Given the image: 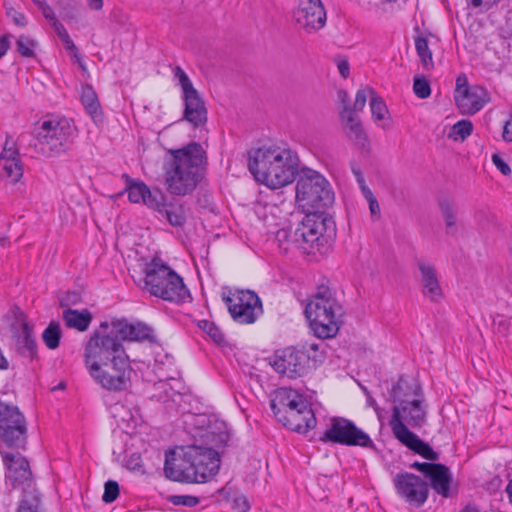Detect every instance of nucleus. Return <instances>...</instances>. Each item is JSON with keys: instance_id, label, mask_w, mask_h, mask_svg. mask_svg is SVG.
I'll use <instances>...</instances> for the list:
<instances>
[{"instance_id": "nucleus-1", "label": "nucleus", "mask_w": 512, "mask_h": 512, "mask_svg": "<svg viewBox=\"0 0 512 512\" xmlns=\"http://www.w3.org/2000/svg\"><path fill=\"white\" fill-rule=\"evenodd\" d=\"M83 358L89 375L103 389L120 392L129 386L133 369L123 344L107 335L91 334Z\"/></svg>"}, {"instance_id": "nucleus-2", "label": "nucleus", "mask_w": 512, "mask_h": 512, "mask_svg": "<svg viewBox=\"0 0 512 512\" xmlns=\"http://www.w3.org/2000/svg\"><path fill=\"white\" fill-rule=\"evenodd\" d=\"M171 158L163 164L166 190L176 196L191 194L200 182L207 157L201 144L191 142L170 150Z\"/></svg>"}, {"instance_id": "nucleus-3", "label": "nucleus", "mask_w": 512, "mask_h": 512, "mask_svg": "<svg viewBox=\"0 0 512 512\" xmlns=\"http://www.w3.org/2000/svg\"><path fill=\"white\" fill-rule=\"evenodd\" d=\"M298 162V156L292 150L273 145L251 149L247 165L258 182L278 189L295 180Z\"/></svg>"}, {"instance_id": "nucleus-4", "label": "nucleus", "mask_w": 512, "mask_h": 512, "mask_svg": "<svg viewBox=\"0 0 512 512\" xmlns=\"http://www.w3.org/2000/svg\"><path fill=\"white\" fill-rule=\"evenodd\" d=\"M304 313L314 335L322 340L335 337L343 323V307L335 298V292L325 284L317 286Z\"/></svg>"}, {"instance_id": "nucleus-5", "label": "nucleus", "mask_w": 512, "mask_h": 512, "mask_svg": "<svg viewBox=\"0 0 512 512\" xmlns=\"http://www.w3.org/2000/svg\"><path fill=\"white\" fill-rule=\"evenodd\" d=\"M144 278L141 288L164 301L184 303L191 299L189 289L173 269L161 261L151 258L143 267Z\"/></svg>"}, {"instance_id": "nucleus-6", "label": "nucleus", "mask_w": 512, "mask_h": 512, "mask_svg": "<svg viewBox=\"0 0 512 512\" xmlns=\"http://www.w3.org/2000/svg\"><path fill=\"white\" fill-rule=\"evenodd\" d=\"M273 414L292 431L305 433L316 426L317 420L308 401L291 388H280L270 401Z\"/></svg>"}, {"instance_id": "nucleus-7", "label": "nucleus", "mask_w": 512, "mask_h": 512, "mask_svg": "<svg viewBox=\"0 0 512 512\" xmlns=\"http://www.w3.org/2000/svg\"><path fill=\"white\" fill-rule=\"evenodd\" d=\"M306 214L298 225L295 236L307 253L327 254L336 236V225L324 211H304Z\"/></svg>"}, {"instance_id": "nucleus-8", "label": "nucleus", "mask_w": 512, "mask_h": 512, "mask_svg": "<svg viewBox=\"0 0 512 512\" xmlns=\"http://www.w3.org/2000/svg\"><path fill=\"white\" fill-rule=\"evenodd\" d=\"M296 201L303 211H321L333 204L334 192L323 175L303 168L296 183Z\"/></svg>"}, {"instance_id": "nucleus-9", "label": "nucleus", "mask_w": 512, "mask_h": 512, "mask_svg": "<svg viewBox=\"0 0 512 512\" xmlns=\"http://www.w3.org/2000/svg\"><path fill=\"white\" fill-rule=\"evenodd\" d=\"M74 130L66 118L44 120L35 129V149L44 157L59 156L69 150Z\"/></svg>"}, {"instance_id": "nucleus-10", "label": "nucleus", "mask_w": 512, "mask_h": 512, "mask_svg": "<svg viewBox=\"0 0 512 512\" xmlns=\"http://www.w3.org/2000/svg\"><path fill=\"white\" fill-rule=\"evenodd\" d=\"M427 411L424 406V396L418 399L394 405L390 419L393 435L397 440L407 437L406 434H415L412 428H420L426 423Z\"/></svg>"}, {"instance_id": "nucleus-11", "label": "nucleus", "mask_w": 512, "mask_h": 512, "mask_svg": "<svg viewBox=\"0 0 512 512\" xmlns=\"http://www.w3.org/2000/svg\"><path fill=\"white\" fill-rule=\"evenodd\" d=\"M173 76L182 90L184 102L182 120L189 122L194 128L204 126L207 122V109L199 92L194 88L190 78L180 66L173 69Z\"/></svg>"}, {"instance_id": "nucleus-12", "label": "nucleus", "mask_w": 512, "mask_h": 512, "mask_svg": "<svg viewBox=\"0 0 512 512\" xmlns=\"http://www.w3.org/2000/svg\"><path fill=\"white\" fill-rule=\"evenodd\" d=\"M0 439L12 449H24L27 443V425L16 406L0 402Z\"/></svg>"}, {"instance_id": "nucleus-13", "label": "nucleus", "mask_w": 512, "mask_h": 512, "mask_svg": "<svg viewBox=\"0 0 512 512\" xmlns=\"http://www.w3.org/2000/svg\"><path fill=\"white\" fill-rule=\"evenodd\" d=\"M320 441L345 446L374 448V442L370 436L358 428L353 421L343 417H333L331 419V423L320 437Z\"/></svg>"}, {"instance_id": "nucleus-14", "label": "nucleus", "mask_w": 512, "mask_h": 512, "mask_svg": "<svg viewBox=\"0 0 512 512\" xmlns=\"http://www.w3.org/2000/svg\"><path fill=\"white\" fill-rule=\"evenodd\" d=\"M189 465L191 482L204 483L212 479L220 467L217 451L202 446H190L182 459Z\"/></svg>"}, {"instance_id": "nucleus-15", "label": "nucleus", "mask_w": 512, "mask_h": 512, "mask_svg": "<svg viewBox=\"0 0 512 512\" xmlns=\"http://www.w3.org/2000/svg\"><path fill=\"white\" fill-rule=\"evenodd\" d=\"M310 359H313L315 362H321L323 356L322 354L310 356L303 350L294 347H286L275 352L271 357L270 365L280 375L289 379H296L304 376L308 372Z\"/></svg>"}, {"instance_id": "nucleus-16", "label": "nucleus", "mask_w": 512, "mask_h": 512, "mask_svg": "<svg viewBox=\"0 0 512 512\" xmlns=\"http://www.w3.org/2000/svg\"><path fill=\"white\" fill-rule=\"evenodd\" d=\"M92 334L107 335L121 344L123 341L155 342L151 327L141 322L129 323L126 319H115L111 322L103 321Z\"/></svg>"}, {"instance_id": "nucleus-17", "label": "nucleus", "mask_w": 512, "mask_h": 512, "mask_svg": "<svg viewBox=\"0 0 512 512\" xmlns=\"http://www.w3.org/2000/svg\"><path fill=\"white\" fill-rule=\"evenodd\" d=\"M222 298L233 320L240 324L254 323L263 312L261 300L253 291L237 290Z\"/></svg>"}, {"instance_id": "nucleus-18", "label": "nucleus", "mask_w": 512, "mask_h": 512, "mask_svg": "<svg viewBox=\"0 0 512 512\" xmlns=\"http://www.w3.org/2000/svg\"><path fill=\"white\" fill-rule=\"evenodd\" d=\"M365 104L366 90H358L353 105H345L340 111V118L346 135L362 150L368 148V138L361 121L355 116V113L362 111Z\"/></svg>"}, {"instance_id": "nucleus-19", "label": "nucleus", "mask_w": 512, "mask_h": 512, "mask_svg": "<svg viewBox=\"0 0 512 512\" xmlns=\"http://www.w3.org/2000/svg\"><path fill=\"white\" fill-rule=\"evenodd\" d=\"M393 483L397 494L410 505L421 507L428 499V483L413 473H397Z\"/></svg>"}, {"instance_id": "nucleus-20", "label": "nucleus", "mask_w": 512, "mask_h": 512, "mask_svg": "<svg viewBox=\"0 0 512 512\" xmlns=\"http://www.w3.org/2000/svg\"><path fill=\"white\" fill-rule=\"evenodd\" d=\"M294 18L307 32L316 31L324 27L326 11L321 0H300Z\"/></svg>"}, {"instance_id": "nucleus-21", "label": "nucleus", "mask_w": 512, "mask_h": 512, "mask_svg": "<svg viewBox=\"0 0 512 512\" xmlns=\"http://www.w3.org/2000/svg\"><path fill=\"white\" fill-rule=\"evenodd\" d=\"M454 99L462 114L474 115L490 102V94L481 86H473L465 88L462 94L454 95Z\"/></svg>"}, {"instance_id": "nucleus-22", "label": "nucleus", "mask_w": 512, "mask_h": 512, "mask_svg": "<svg viewBox=\"0 0 512 512\" xmlns=\"http://www.w3.org/2000/svg\"><path fill=\"white\" fill-rule=\"evenodd\" d=\"M123 177L126 179L125 191L128 193L130 202H142L152 209L160 207L162 199L165 198V195L160 190L152 192L145 183L136 181L127 174H124Z\"/></svg>"}, {"instance_id": "nucleus-23", "label": "nucleus", "mask_w": 512, "mask_h": 512, "mask_svg": "<svg viewBox=\"0 0 512 512\" xmlns=\"http://www.w3.org/2000/svg\"><path fill=\"white\" fill-rule=\"evenodd\" d=\"M424 480L428 483L437 494L444 498H450L452 496L451 484L453 481L452 473L444 464L433 463L428 469Z\"/></svg>"}, {"instance_id": "nucleus-24", "label": "nucleus", "mask_w": 512, "mask_h": 512, "mask_svg": "<svg viewBox=\"0 0 512 512\" xmlns=\"http://www.w3.org/2000/svg\"><path fill=\"white\" fill-rule=\"evenodd\" d=\"M389 396L390 401L394 405H398L423 397L424 394L421 385L415 379L400 376L398 381L392 385Z\"/></svg>"}, {"instance_id": "nucleus-25", "label": "nucleus", "mask_w": 512, "mask_h": 512, "mask_svg": "<svg viewBox=\"0 0 512 512\" xmlns=\"http://www.w3.org/2000/svg\"><path fill=\"white\" fill-rule=\"evenodd\" d=\"M418 269L424 296L428 297L433 302H437L442 297V289L439 285L435 268L421 261L418 263Z\"/></svg>"}, {"instance_id": "nucleus-26", "label": "nucleus", "mask_w": 512, "mask_h": 512, "mask_svg": "<svg viewBox=\"0 0 512 512\" xmlns=\"http://www.w3.org/2000/svg\"><path fill=\"white\" fill-rule=\"evenodd\" d=\"M178 461L174 451L166 452L164 463L165 476L172 481L191 482L189 465L183 462L182 459L180 463H177Z\"/></svg>"}, {"instance_id": "nucleus-27", "label": "nucleus", "mask_w": 512, "mask_h": 512, "mask_svg": "<svg viewBox=\"0 0 512 512\" xmlns=\"http://www.w3.org/2000/svg\"><path fill=\"white\" fill-rule=\"evenodd\" d=\"M438 207L445 223V232L447 235H456L457 225V207L454 199L449 196H442L438 199Z\"/></svg>"}, {"instance_id": "nucleus-28", "label": "nucleus", "mask_w": 512, "mask_h": 512, "mask_svg": "<svg viewBox=\"0 0 512 512\" xmlns=\"http://www.w3.org/2000/svg\"><path fill=\"white\" fill-rule=\"evenodd\" d=\"M407 437L399 439L403 445L409 448L414 453L420 455L426 460L435 463L439 460V453L434 451L433 448L426 442L422 441L416 434H406Z\"/></svg>"}, {"instance_id": "nucleus-29", "label": "nucleus", "mask_w": 512, "mask_h": 512, "mask_svg": "<svg viewBox=\"0 0 512 512\" xmlns=\"http://www.w3.org/2000/svg\"><path fill=\"white\" fill-rule=\"evenodd\" d=\"M18 352L29 358H34L37 353V345L32 333V328L27 322L22 323L21 333L16 342Z\"/></svg>"}, {"instance_id": "nucleus-30", "label": "nucleus", "mask_w": 512, "mask_h": 512, "mask_svg": "<svg viewBox=\"0 0 512 512\" xmlns=\"http://www.w3.org/2000/svg\"><path fill=\"white\" fill-rule=\"evenodd\" d=\"M63 320L67 327L86 331L92 321V314L87 309L82 311L66 309L63 312Z\"/></svg>"}, {"instance_id": "nucleus-31", "label": "nucleus", "mask_w": 512, "mask_h": 512, "mask_svg": "<svg viewBox=\"0 0 512 512\" xmlns=\"http://www.w3.org/2000/svg\"><path fill=\"white\" fill-rule=\"evenodd\" d=\"M154 209L164 216L173 226H182L185 223V210L183 206L177 202L165 203L164 198L162 199L160 207Z\"/></svg>"}, {"instance_id": "nucleus-32", "label": "nucleus", "mask_w": 512, "mask_h": 512, "mask_svg": "<svg viewBox=\"0 0 512 512\" xmlns=\"http://www.w3.org/2000/svg\"><path fill=\"white\" fill-rule=\"evenodd\" d=\"M81 102L95 123L102 121V110L93 88L86 85L82 88Z\"/></svg>"}, {"instance_id": "nucleus-33", "label": "nucleus", "mask_w": 512, "mask_h": 512, "mask_svg": "<svg viewBox=\"0 0 512 512\" xmlns=\"http://www.w3.org/2000/svg\"><path fill=\"white\" fill-rule=\"evenodd\" d=\"M0 453L7 468L6 479H17L14 475L16 470L20 469V466L30 467L27 459L23 457L18 451L14 453L0 448Z\"/></svg>"}, {"instance_id": "nucleus-34", "label": "nucleus", "mask_w": 512, "mask_h": 512, "mask_svg": "<svg viewBox=\"0 0 512 512\" xmlns=\"http://www.w3.org/2000/svg\"><path fill=\"white\" fill-rule=\"evenodd\" d=\"M415 48L424 69L429 70L433 68L432 52L429 48L427 38L424 36H417L415 38Z\"/></svg>"}, {"instance_id": "nucleus-35", "label": "nucleus", "mask_w": 512, "mask_h": 512, "mask_svg": "<svg viewBox=\"0 0 512 512\" xmlns=\"http://www.w3.org/2000/svg\"><path fill=\"white\" fill-rule=\"evenodd\" d=\"M366 97L370 95V108L372 117L375 121L382 120L385 118L388 112L387 107L383 99L376 94L372 88H366Z\"/></svg>"}, {"instance_id": "nucleus-36", "label": "nucleus", "mask_w": 512, "mask_h": 512, "mask_svg": "<svg viewBox=\"0 0 512 512\" xmlns=\"http://www.w3.org/2000/svg\"><path fill=\"white\" fill-rule=\"evenodd\" d=\"M42 339L49 349H56L61 339V327L58 322H50L42 334Z\"/></svg>"}, {"instance_id": "nucleus-37", "label": "nucleus", "mask_w": 512, "mask_h": 512, "mask_svg": "<svg viewBox=\"0 0 512 512\" xmlns=\"http://www.w3.org/2000/svg\"><path fill=\"white\" fill-rule=\"evenodd\" d=\"M3 170L11 183H17L23 176V165L19 158H10L3 161Z\"/></svg>"}, {"instance_id": "nucleus-38", "label": "nucleus", "mask_w": 512, "mask_h": 512, "mask_svg": "<svg viewBox=\"0 0 512 512\" xmlns=\"http://www.w3.org/2000/svg\"><path fill=\"white\" fill-rule=\"evenodd\" d=\"M17 512H42L40 509V496L34 492H25Z\"/></svg>"}, {"instance_id": "nucleus-39", "label": "nucleus", "mask_w": 512, "mask_h": 512, "mask_svg": "<svg viewBox=\"0 0 512 512\" xmlns=\"http://www.w3.org/2000/svg\"><path fill=\"white\" fill-rule=\"evenodd\" d=\"M473 132V124L470 120H460L452 126L450 137L462 141L469 137Z\"/></svg>"}, {"instance_id": "nucleus-40", "label": "nucleus", "mask_w": 512, "mask_h": 512, "mask_svg": "<svg viewBox=\"0 0 512 512\" xmlns=\"http://www.w3.org/2000/svg\"><path fill=\"white\" fill-rule=\"evenodd\" d=\"M35 46H36V42L27 36L21 35L16 41L17 51L23 57H27V58L34 57L35 56V53H34Z\"/></svg>"}, {"instance_id": "nucleus-41", "label": "nucleus", "mask_w": 512, "mask_h": 512, "mask_svg": "<svg viewBox=\"0 0 512 512\" xmlns=\"http://www.w3.org/2000/svg\"><path fill=\"white\" fill-rule=\"evenodd\" d=\"M200 328L205 331L215 343L221 344L225 341L224 334L213 322L203 320L200 322Z\"/></svg>"}, {"instance_id": "nucleus-42", "label": "nucleus", "mask_w": 512, "mask_h": 512, "mask_svg": "<svg viewBox=\"0 0 512 512\" xmlns=\"http://www.w3.org/2000/svg\"><path fill=\"white\" fill-rule=\"evenodd\" d=\"M14 476H16L17 479H7L8 481L11 482L14 488L24 485H27L28 487L30 486L32 477L30 467L20 466V469L16 470Z\"/></svg>"}, {"instance_id": "nucleus-43", "label": "nucleus", "mask_w": 512, "mask_h": 512, "mask_svg": "<svg viewBox=\"0 0 512 512\" xmlns=\"http://www.w3.org/2000/svg\"><path fill=\"white\" fill-rule=\"evenodd\" d=\"M413 91L421 99L428 98L431 94L429 81L425 77H415Z\"/></svg>"}, {"instance_id": "nucleus-44", "label": "nucleus", "mask_w": 512, "mask_h": 512, "mask_svg": "<svg viewBox=\"0 0 512 512\" xmlns=\"http://www.w3.org/2000/svg\"><path fill=\"white\" fill-rule=\"evenodd\" d=\"M169 502L176 506L194 507L200 503V499L192 495H171Z\"/></svg>"}, {"instance_id": "nucleus-45", "label": "nucleus", "mask_w": 512, "mask_h": 512, "mask_svg": "<svg viewBox=\"0 0 512 512\" xmlns=\"http://www.w3.org/2000/svg\"><path fill=\"white\" fill-rule=\"evenodd\" d=\"M58 7L63 20L69 22L77 18L78 5L76 2L69 1L66 4L59 3Z\"/></svg>"}, {"instance_id": "nucleus-46", "label": "nucleus", "mask_w": 512, "mask_h": 512, "mask_svg": "<svg viewBox=\"0 0 512 512\" xmlns=\"http://www.w3.org/2000/svg\"><path fill=\"white\" fill-rule=\"evenodd\" d=\"M119 495V485L114 480H108L104 486V493L102 495V500L105 503L114 502Z\"/></svg>"}, {"instance_id": "nucleus-47", "label": "nucleus", "mask_w": 512, "mask_h": 512, "mask_svg": "<svg viewBox=\"0 0 512 512\" xmlns=\"http://www.w3.org/2000/svg\"><path fill=\"white\" fill-rule=\"evenodd\" d=\"M81 301V295L77 291H68L61 299L60 306L61 307H69L72 305H76Z\"/></svg>"}, {"instance_id": "nucleus-48", "label": "nucleus", "mask_w": 512, "mask_h": 512, "mask_svg": "<svg viewBox=\"0 0 512 512\" xmlns=\"http://www.w3.org/2000/svg\"><path fill=\"white\" fill-rule=\"evenodd\" d=\"M62 43H63L65 49L70 53V55L73 58H75L76 62L79 64L80 68L82 70H85L86 67L82 63L79 53H78V49H77L76 45L74 44L73 40L71 39V37H69V39L64 40Z\"/></svg>"}, {"instance_id": "nucleus-49", "label": "nucleus", "mask_w": 512, "mask_h": 512, "mask_svg": "<svg viewBox=\"0 0 512 512\" xmlns=\"http://www.w3.org/2000/svg\"><path fill=\"white\" fill-rule=\"evenodd\" d=\"M492 162L503 175L507 176L511 173L509 165L502 159L499 154L492 155Z\"/></svg>"}, {"instance_id": "nucleus-50", "label": "nucleus", "mask_w": 512, "mask_h": 512, "mask_svg": "<svg viewBox=\"0 0 512 512\" xmlns=\"http://www.w3.org/2000/svg\"><path fill=\"white\" fill-rule=\"evenodd\" d=\"M10 158H18V150L14 147L13 143L11 146H9V139H7L4 149L1 153V160L5 161L6 159Z\"/></svg>"}, {"instance_id": "nucleus-51", "label": "nucleus", "mask_w": 512, "mask_h": 512, "mask_svg": "<svg viewBox=\"0 0 512 512\" xmlns=\"http://www.w3.org/2000/svg\"><path fill=\"white\" fill-rule=\"evenodd\" d=\"M7 14L12 17V20L16 25L23 27L27 24V19L23 13L10 9Z\"/></svg>"}, {"instance_id": "nucleus-52", "label": "nucleus", "mask_w": 512, "mask_h": 512, "mask_svg": "<svg viewBox=\"0 0 512 512\" xmlns=\"http://www.w3.org/2000/svg\"><path fill=\"white\" fill-rule=\"evenodd\" d=\"M502 136L505 141L512 142V112L504 124Z\"/></svg>"}, {"instance_id": "nucleus-53", "label": "nucleus", "mask_w": 512, "mask_h": 512, "mask_svg": "<svg viewBox=\"0 0 512 512\" xmlns=\"http://www.w3.org/2000/svg\"><path fill=\"white\" fill-rule=\"evenodd\" d=\"M432 464L433 463H430V462L415 461L410 464V468L419 471L422 474V476L424 477L426 475L428 469H430Z\"/></svg>"}, {"instance_id": "nucleus-54", "label": "nucleus", "mask_w": 512, "mask_h": 512, "mask_svg": "<svg viewBox=\"0 0 512 512\" xmlns=\"http://www.w3.org/2000/svg\"><path fill=\"white\" fill-rule=\"evenodd\" d=\"M465 88H471L469 85H468V81H467V77L465 75H459L456 79V89H455V94H462V91L465 89Z\"/></svg>"}, {"instance_id": "nucleus-55", "label": "nucleus", "mask_w": 512, "mask_h": 512, "mask_svg": "<svg viewBox=\"0 0 512 512\" xmlns=\"http://www.w3.org/2000/svg\"><path fill=\"white\" fill-rule=\"evenodd\" d=\"M39 10L50 23L57 19L52 7L47 2Z\"/></svg>"}, {"instance_id": "nucleus-56", "label": "nucleus", "mask_w": 512, "mask_h": 512, "mask_svg": "<svg viewBox=\"0 0 512 512\" xmlns=\"http://www.w3.org/2000/svg\"><path fill=\"white\" fill-rule=\"evenodd\" d=\"M337 67H338L339 73L341 74V76L343 78H347L349 76L350 67H349V63L346 59L339 60L337 63Z\"/></svg>"}, {"instance_id": "nucleus-57", "label": "nucleus", "mask_w": 512, "mask_h": 512, "mask_svg": "<svg viewBox=\"0 0 512 512\" xmlns=\"http://www.w3.org/2000/svg\"><path fill=\"white\" fill-rule=\"evenodd\" d=\"M50 24L53 27V29L55 30V32L57 33L58 37L61 36L62 34H64L65 32H67L64 25L58 19L54 20Z\"/></svg>"}, {"instance_id": "nucleus-58", "label": "nucleus", "mask_w": 512, "mask_h": 512, "mask_svg": "<svg viewBox=\"0 0 512 512\" xmlns=\"http://www.w3.org/2000/svg\"><path fill=\"white\" fill-rule=\"evenodd\" d=\"M474 7H480L484 5L487 9L490 8L497 0H470Z\"/></svg>"}, {"instance_id": "nucleus-59", "label": "nucleus", "mask_w": 512, "mask_h": 512, "mask_svg": "<svg viewBox=\"0 0 512 512\" xmlns=\"http://www.w3.org/2000/svg\"><path fill=\"white\" fill-rule=\"evenodd\" d=\"M337 95H338L339 101L343 104V106H345V105L351 106L350 105V98H349V95H348L347 91L341 89V90L338 91ZM343 108L344 107H342V109Z\"/></svg>"}, {"instance_id": "nucleus-60", "label": "nucleus", "mask_w": 512, "mask_h": 512, "mask_svg": "<svg viewBox=\"0 0 512 512\" xmlns=\"http://www.w3.org/2000/svg\"><path fill=\"white\" fill-rule=\"evenodd\" d=\"M368 203H369V209H370V212L372 215H376L380 212V207H379L378 201L375 197L372 199H369Z\"/></svg>"}, {"instance_id": "nucleus-61", "label": "nucleus", "mask_w": 512, "mask_h": 512, "mask_svg": "<svg viewBox=\"0 0 512 512\" xmlns=\"http://www.w3.org/2000/svg\"><path fill=\"white\" fill-rule=\"evenodd\" d=\"M8 48H9V42H8L7 38L5 36L0 38V58L6 54Z\"/></svg>"}, {"instance_id": "nucleus-62", "label": "nucleus", "mask_w": 512, "mask_h": 512, "mask_svg": "<svg viewBox=\"0 0 512 512\" xmlns=\"http://www.w3.org/2000/svg\"><path fill=\"white\" fill-rule=\"evenodd\" d=\"M88 5L93 10H100L103 6L102 0H87Z\"/></svg>"}, {"instance_id": "nucleus-63", "label": "nucleus", "mask_w": 512, "mask_h": 512, "mask_svg": "<svg viewBox=\"0 0 512 512\" xmlns=\"http://www.w3.org/2000/svg\"><path fill=\"white\" fill-rule=\"evenodd\" d=\"M361 189V192L363 194V196L365 197V199L368 201L369 199H372L374 198L375 196L373 195L372 191L369 189V187L367 185H362V188Z\"/></svg>"}, {"instance_id": "nucleus-64", "label": "nucleus", "mask_w": 512, "mask_h": 512, "mask_svg": "<svg viewBox=\"0 0 512 512\" xmlns=\"http://www.w3.org/2000/svg\"><path fill=\"white\" fill-rule=\"evenodd\" d=\"M320 346H322V344H318V343H311V344L305 345L304 348L306 350L304 352L306 354H309V351L317 352L319 350Z\"/></svg>"}]
</instances>
